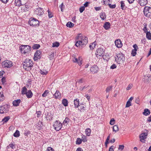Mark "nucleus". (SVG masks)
Listing matches in <instances>:
<instances>
[{"label": "nucleus", "instance_id": "1", "mask_svg": "<svg viewBox=\"0 0 151 151\" xmlns=\"http://www.w3.org/2000/svg\"><path fill=\"white\" fill-rule=\"evenodd\" d=\"M33 63L31 59H27L24 62L23 67L26 70H29L31 69V67L33 66Z\"/></svg>", "mask_w": 151, "mask_h": 151}, {"label": "nucleus", "instance_id": "2", "mask_svg": "<svg viewBox=\"0 0 151 151\" xmlns=\"http://www.w3.org/2000/svg\"><path fill=\"white\" fill-rule=\"evenodd\" d=\"M115 60L118 64L122 63L125 60L124 55L122 53L120 52L117 54Z\"/></svg>", "mask_w": 151, "mask_h": 151}, {"label": "nucleus", "instance_id": "3", "mask_svg": "<svg viewBox=\"0 0 151 151\" xmlns=\"http://www.w3.org/2000/svg\"><path fill=\"white\" fill-rule=\"evenodd\" d=\"M31 50V47L27 45H22L20 49L21 52L24 54L29 53Z\"/></svg>", "mask_w": 151, "mask_h": 151}, {"label": "nucleus", "instance_id": "4", "mask_svg": "<svg viewBox=\"0 0 151 151\" xmlns=\"http://www.w3.org/2000/svg\"><path fill=\"white\" fill-rule=\"evenodd\" d=\"M76 39L80 40L83 45V46L86 45L88 43V38L87 37L84 36H82L81 34H79L77 37Z\"/></svg>", "mask_w": 151, "mask_h": 151}, {"label": "nucleus", "instance_id": "5", "mask_svg": "<svg viewBox=\"0 0 151 151\" xmlns=\"http://www.w3.org/2000/svg\"><path fill=\"white\" fill-rule=\"evenodd\" d=\"M143 12L145 16L149 17L151 16V7L148 6L145 7Z\"/></svg>", "mask_w": 151, "mask_h": 151}, {"label": "nucleus", "instance_id": "6", "mask_svg": "<svg viewBox=\"0 0 151 151\" xmlns=\"http://www.w3.org/2000/svg\"><path fill=\"white\" fill-rule=\"evenodd\" d=\"M62 124L60 123L59 121L56 120L54 123L53 125L55 129L57 131H58L60 130L62 127Z\"/></svg>", "mask_w": 151, "mask_h": 151}, {"label": "nucleus", "instance_id": "7", "mask_svg": "<svg viewBox=\"0 0 151 151\" xmlns=\"http://www.w3.org/2000/svg\"><path fill=\"white\" fill-rule=\"evenodd\" d=\"M2 65L4 68H10L12 66V63L11 61L6 60L2 62Z\"/></svg>", "mask_w": 151, "mask_h": 151}, {"label": "nucleus", "instance_id": "8", "mask_svg": "<svg viewBox=\"0 0 151 151\" xmlns=\"http://www.w3.org/2000/svg\"><path fill=\"white\" fill-rule=\"evenodd\" d=\"M28 23L30 26H36L39 24V21L34 18H30Z\"/></svg>", "mask_w": 151, "mask_h": 151}, {"label": "nucleus", "instance_id": "9", "mask_svg": "<svg viewBox=\"0 0 151 151\" xmlns=\"http://www.w3.org/2000/svg\"><path fill=\"white\" fill-rule=\"evenodd\" d=\"M104 53V50L101 47H100L97 49L96 54V56L98 57L99 56H103Z\"/></svg>", "mask_w": 151, "mask_h": 151}, {"label": "nucleus", "instance_id": "10", "mask_svg": "<svg viewBox=\"0 0 151 151\" xmlns=\"http://www.w3.org/2000/svg\"><path fill=\"white\" fill-rule=\"evenodd\" d=\"M8 110V107L7 105H4L0 106V114L7 113Z\"/></svg>", "mask_w": 151, "mask_h": 151}, {"label": "nucleus", "instance_id": "11", "mask_svg": "<svg viewBox=\"0 0 151 151\" xmlns=\"http://www.w3.org/2000/svg\"><path fill=\"white\" fill-rule=\"evenodd\" d=\"M147 133L144 132L141 133L139 135L140 141L143 143H145V139L147 138Z\"/></svg>", "mask_w": 151, "mask_h": 151}, {"label": "nucleus", "instance_id": "12", "mask_svg": "<svg viewBox=\"0 0 151 151\" xmlns=\"http://www.w3.org/2000/svg\"><path fill=\"white\" fill-rule=\"evenodd\" d=\"M41 52L40 50H37L35 53V54L34 59L35 61H36L38 59H40V54H41Z\"/></svg>", "mask_w": 151, "mask_h": 151}, {"label": "nucleus", "instance_id": "13", "mask_svg": "<svg viewBox=\"0 0 151 151\" xmlns=\"http://www.w3.org/2000/svg\"><path fill=\"white\" fill-rule=\"evenodd\" d=\"M90 70L93 73H96L98 71L99 68L97 65H94L91 67Z\"/></svg>", "mask_w": 151, "mask_h": 151}, {"label": "nucleus", "instance_id": "14", "mask_svg": "<svg viewBox=\"0 0 151 151\" xmlns=\"http://www.w3.org/2000/svg\"><path fill=\"white\" fill-rule=\"evenodd\" d=\"M35 12L37 15H41L44 13V10H43L42 9L39 8L35 10Z\"/></svg>", "mask_w": 151, "mask_h": 151}, {"label": "nucleus", "instance_id": "15", "mask_svg": "<svg viewBox=\"0 0 151 151\" xmlns=\"http://www.w3.org/2000/svg\"><path fill=\"white\" fill-rule=\"evenodd\" d=\"M116 46L118 48H120L122 46V44L121 40L119 39H117L115 41Z\"/></svg>", "mask_w": 151, "mask_h": 151}, {"label": "nucleus", "instance_id": "16", "mask_svg": "<svg viewBox=\"0 0 151 151\" xmlns=\"http://www.w3.org/2000/svg\"><path fill=\"white\" fill-rule=\"evenodd\" d=\"M138 3L142 6H145L147 3V0H139Z\"/></svg>", "mask_w": 151, "mask_h": 151}, {"label": "nucleus", "instance_id": "17", "mask_svg": "<svg viewBox=\"0 0 151 151\" xmlns=\"http://www.w3.org/2000/svg\"><path fill=\"white\" fill-rule=\"evenodd\" d=\"M20 99L15 100L13 102V105L14 106H18L21 102Z\"/></svg>", "mask_w": 151, "mask_h": 151}, {"label": "nucleus", "instance_id": "18", "mask_svg": "<svg viewBox=\"0 0 151 151\" xmlns=\"http://www.w3.org/2000/svg\"><path fill=\"white\" fill-rule=\"evenodd\" d=\"M104 27L105 29L107 30L109 29L110 27V24L108 22H106L104 24Z\"/></svg>", "mask_w": 151, "mask_h": 151}, {"label": "nucleus", "instance_id": "19", "mask_svg": "<svg viewBox=\"0 0 151 151\" xmlns=\"http://www.w3.org/2000/svg\"><path fill=\"white\" fill-rule=\"evenodd\" d=\"M26 94L28 98H31L33 95L32 93L30 90H28Z\"/></svg>", "mask_w": 151, "mask_h": 151}, {"label": "nucleus", "instance_id": "20", "mask_svg": "<svg viewBox=\"0 0 151 151\" xmlns=\"http://www.w3.org/2000/svg\"><path fill=\"white\" fill-rule=\"evenodd\" d=\"M74 104L75 108H78L79 105V100L77 99H76L74 100Z\"/></svg>", "mask_w": 151, "mask_h": 151}, {"label": "nucleus", "instance_id": "21", "mask_svg": "<svg viewBox=\"0 0 151 151\" xmlns=\"http://www.w3.org/2000/svg\"><path fill=\"white\" fill-rule=\"evenodd\" d=\"M55 98L56 99L60 97V94L58 91H56L54 95Z\"/></svg>", "mask_w": 151, "mask_h": 151}, {"label": "nucleus", "instance_id": "22", "mask_svg": "<svg viewBox=\"0 0 151 151\" xmlns=\"http://www.w3.org/2000/svg\"><path fill=\"white\" fill-rule=\"evenodd\" d=\"M15 5L16 6H19L22 5L21 0H14Z\"/></svg>", "mask_w": 151, "mask_h": 151}, {"label": "nucleus", "instance_id": "23", "mask_svg": "<svg viewBox=\"0 0 151 151\" xmlns=\"http://www.w3.org/2000/svg\"><path fill=\"white\" fill-rule=\"evenodd\" d=\"M75 45L77 47H80V46H81L82 47L84 46L82 42H81L80 40L77 41L75 44Z\"/></svg>", "mask_w": 151, "mask_h": 151}, {"label": "nucleus", "instance_id": "24", "mask_svg": "<svg viewBox=\"0 0 151 151\" xmlns=\"http://www.w3.org/2000/svg\"><path fill=\"white\" fill-rule=\"evenodd\" d=\"M150 113L149 110L147 109H145L144 111L143 112V114L145 116L148 115L150 114Z\"/></svg>", "mask_w": 151, "mask_h": 151}, {"label": "nucleus", "instance_id": "25", "mask_svg": "<svg viewBox=\"0 0 151 151\" xmlns=\"http://www.w3.org/2000/svg\"><path fill=\"white\" fill-rule=\"evenodd\" d=\"M91 130L89 128H88L86 129L85 133L87 136H89L90 135Z\"/></svg>", "mask_w": 151, "mask_h": 151}, {"label": "nucleus", "instance_id": "26", "mask_svg": "<svg viewBox=\"0 0 151 151\" xmlns=\"http://www.w3.org/2000/svg\"><path fill=\"white\" fill-rule=\"evenodd\" d=\"M121 7V9L122 10H125L126 9L127 7L125 6V4L124 2L123 1L120 2Z\"/></svg>", "mask_w": 151, "mask_h": 151}, {"label": "nucleus", "instance_id": "27", "mask_svg": "<svg viewBox=\"0 0 151 151\" xmlns=\"http://www.w3.org/2000/svg\"><path fill=\"white\" fill-rule=\"evenodd\" d=\"M62 103L65 106H66L68 105V101L66 99H64L62 101Z\"/></svg>", "mask_w": 151, "mask_h": 151}, {"label": "nucleus", "instance_id": "28", "mask_svg": "<svg viewBox=\"0 0 151 151\" xmlns=\"http://www.w3.org/2000/svg\"><path fill=\"white\" fill-rule=\"evenodd\" d=\"M80 106L79 110H80L81 112L82 111H83V110H85V108H86V106L83 104H80V105L79 106Z\"/></svg>", "mask_w": 151, "mask_h": 151}, {"label": "nucleus", "instance_id": "29", "mask_svg": "<svg viewBox=\"0 0 151 151\" xmlns=\"http://www.w3.org/2000/svg\"><path fill=\"white\" fill-rule=\"evenodd\" d=\"M91 45H90L89 47L91 50H93L95 47L96 45V42H93V43L91 44Z\"/></svg>", "mask_w": 151, "mask_h": 151}, {"label": "nucleus", "instance_id": "30", "mask_svg": "<svg viewBox=\"0 0 151 151\" xmlns=\"http://www.w3.org/2000/svg\"><path fill=\"white\" fill-rule=\"evenodd\" d=\"M66 25L68 27L71 28L74 26V24L71 22H69L67 23Z\"/></svg>", "mask_w": 151, "mask_h": 151}, {"label": "nucleus", "instance_id": "31", "mask_svg": "<svg viewBox=\"0 0 151 151\" xmlns=\"http://www.w3.org/2000/svg\"><path fill=\"white\" fill-rule=\"evenodd\" d=\"M146 37L148 40H151V33L150 32H147L146 33Z\"/></svg>", "mask_w": 151, "mask_h": 151}, {"label": "nucleus", "instance_id": "32", "mask_svg": "<svg viewBox=\"0 0 151 151\" xmlns=\"http://www.w3.org/2000/svg\"><path fill=\"white\" fill-rule=\"evenodd\" d=\"M27 88L25 86H24L22 88V94L23 95L26 94L27 93Z\"/></svg>", "mask_w": 151, "mask_h": 151}, {"label": "nucleus", "instance_id": "33", "mask_svg": "<svg viewBox=\"0 0 151 151\" xmlns=\"http://www.w3.org/2000/svg\"><path fill=\"white\" fill-rule=\"evenodd\" d=\"M145 77V82H150V78H149V77L148 76H144Z\"/></svg>", "mask_w": 151, "mask_h": 151}, {"label": "nucleus", "instance_id": "34", "mask_svg": "<svg viewBox=\"0 0 151 151\" xmlns=\"http://www.w3.org/2000/svg\"><path fill=\"white\" fill-rule=\"evenodd\" d=\"M13 135L15 137H18L20 136L19 132L18 130H17L14 134Z\"/></svg>", "mask_w": 151, "mask_h": 151}, {"label": "nucleus", "instance_id": "35", "mask_svg": "<svg viewBox=\"0 0 151 151\" xmlns=\"http://www.w3.org/2000/svg\"><path fill=\"white\" fill-rule=\"evenodd\" d=\"M119 130L118 126L117 125H114L113 127V131L114 132H116Z\"/></svg>", "mask_w": 151, "mask_h": 151}, {"label": "nucleus", "instance_id": "36", "mask_svg": "<svg viewBox=\"0 0 151 151\" xmlns=\"http://www.w3.org/2000/svg\"><path fill=\"white\" fill-rule=\"evenodd\" d=\"M100 16L102 20H104L105 18H106L105 14L104 13L101 12L100 13Z\"/></svg>", "mask_w": 151, "mask_h": 151}, {"label": "nucleus", "instance_id": "37", "mask_svg": "<svg viewBox=\"0 0 151 151\" xmlns=\"http://www.w3.org/2000/svg\"><path fill=\"white\" fill-rule=\"evenodd\" d=\"M40 47V45L39 44H35L33 45L32 48L33 49H38Z\"/></svg>", "mask_w": 151, "mask_h": 151}, {"label": "nucleus", "instance_id": "38", "mask_svg": "<svg viewBox=\"0 0 151 151\" xmlns=\"http://www.w3.org/2000/svg\"><path fill=\"white\" fill-rule=\"evenodd\" d=\"M10 118V117L9 116L5 117L3 119L2 121L4 122H6L9 120Z\"/></svg>", "mask_w": 151, "mask_h": 151}, {"label": "nucleus", "instance_id": "39", "mask_svg": "<svg viewBox=\"0 0 151 151\" xmlns=\"http://www.w3.org/2000/svg\"><path fill=\"white\" fill-rule=\"evenodd\" d=\"M60 45L59 43L58 42H56L52 44V46L53 47H57L59 46Z\"/></svg>", "mask_w": 151, "mask_h": 151}, {"label": "nucleus", "instance_id": "40", "mask_svg": "<svg viewBox=\"0 0 151 151\" xmlns=\"http://www.w3.org/2000/svg\"><path fill=\"white\" fill-rule=\"evenodd\" d=\"M112 86L107 87L106 89V92H109L110 91H111L112 90Z\"/></svg>", "mask_w": 151, "mask_h": 151}, {"label": "nucleus", "instance_id": "41", "mask_svg": "<svg viewBox=\"0 0 151 151\" xmlns=\"http://www.w3.org/2000/svg\"><path fill=\"white\" fill-rule=\"evenodd\" d=\"M81 139L80 138H78L76 141V144L79 145L81 144L82 142Z\"/></svg>", "mask_w": 151, "mask_h": 151}, {"label": "nucleus", "instance_id": "42", "mask_svg": "<svg viewBox=\"0 0 151 151\" xmlns=\"http://www.w3.org/2000/svg\"><path fill=\"white\" fill-rule=\"evenodd\" d=\"M131 106V102L130 101H128L126 105V107H128Z\"/></svg>", "mask_w": 151, "mask_h": 151}, {"label": "nucleus", "instance_id": "43", "mask_svg": "<svg viewBox=\"0 0 151 151\" xmlns=\"http://www.w3.org/2000/svg\"><path fill=\"white\" fill-rule=\"evenodd\" d=\"M81 140L83 142H85L87 141V139L86 136L83 135L82 137Z\"/></svg>", "mask_w": 151, "mask_h": 151}, {"label": "nucleus", "instance_id": "44", "mask_svg": "<svg viewBox=\"0 0 151 151\" xmlns=\"http://www.w3.org/2000/svg\"><path fill=\"white\" fill-rule=\"evenodd\" d=\"M107 5H108L110 8L114 9L115 8L116 6L115 4L111 5L110 4H108Z\"/></svg>", "mask_w": 151, "mask_h": 151}, {"label": "nucleus", "instance_id": "45", "mask_svg": "<svg viewBox=\"0 0 151 151\" xmlns=\"http://www.w3.org/2000/svg\"><path fill=\"white\" fill-rule=\"evenodd\" d=\"M49 92L48 90H46L43 93L42 95V96L43 97H45L47 95V94Z\"/></svg>", "mask_w": 151, "mask_h": 151}, {"label": "nucleus", "instance_id": "46", "mask_svg": "<svg viewBox=\"0 0 151 151\" xmlns=\"http://www.w3.org/2000/svg\"><path fill=\"white\" fill-rule=\"evenodd\" d=\"M115 121L114 119H112L110 122V124L111 125H114L115 124Z\"/></svg>", "mask_w": 151, "mask_h": 151}, {"label": "nucleus", "instance_id": "47", "mask_svg": "<svg viewBox=\"0 0 151 151\" xmlns=\"http://www.w3.org/2000/svg\"><path fill=\"white\" fill-rule=\"evenodd\" d=\"M136 51L135 50H132V51L131 54L133 56H134L136 54Z\"/></svg>", "mask_w": 151, "mask_h": 151}, {"label": "nucleus", "instance_id": "48", "mask_svg": "<svg viewBox=\"0 0 151 151\" xmlns=\"http://www.w3.org/2000/svg\"><path fill=\"white\" fill-rule=\"evenodd\" d=\"M69 122V119L68 118H66L65 120H64L63 122V124H67Z\"/></svg>", "mask_w": 151, "mask_h": 151}, {"label": "nucleus", "instance_id": "49", "mask_svg": "<svg viewBox=\"0 0 151 151\" xmlns=\"http://www.w3.org/2000/svg\"><path fill=\"white\" fill-rule=\"evenodd\" d=\"M64 5L63 4V3H62L61 5L59 6V7L61 11L62 12H63V8H64Z\"/></svg>", "mask_w": 151, "mask_h": 151}, {"label": "nucleus", "instance_id": "50", "mask_svg": "<svg viewBox=\"0 0 151 151\" xmlns=\"http://www.w3.org/2000/svg\"><path fill=\"white\" fill-rule=\"evenodd\" d=\"M124 146L123 145H119L118 148V150H122L124 149Z\"/></svg>", "mask_w": 151, "mask_h": 151}, {"label": "nucleus", "instance_id": "51", "mask_svg": "<svg viewBox=\"0 0 151 151\" xmlns=\"http://www.w3.org/2000/svg\"><path fill=\"white\" fill-rule=\"evenodd\" d=\"M85 7L82 6L79 9V11L80 13H82L85 10Z\"/></svg>", "mask_w": 151, "mask_h": 151}, {"label": "nucleus", "instance_id": "52", "mask_svg": "<svg viewBox=\"0 0 151 151\" xmlns=\"http://www.w3.org/2000/svg\"><path fill=\"white\" fill-rule=\"evenodd\" d=\"M40 73L42 74L43 75H46V74L47 72V71L46 70H41L40 71Z\"/></svg>", "mask_w": 151, "mask_h": 151}, {"label": "nucleus", "instance_id": "53", "mask_svg": "<svg viewBox=\"0 0 151 151\" xmlns=\"http://www.w3.org/2000/svg\"><path fill=\"white\" fill-rule=\"evenodd\" d=\"M81 59V58L80 57H79L78 62H77L78 63V65H81L82 64Z\"/></svg>", "mask_w": 151, "mask_h": 151}, {"label": "nucleus", "instance_id": "54", "mask_svg": "<svg viewBox=\"0 0 151 151\" xmlns=\"http://www.w3.org/2000/svg\"><path fill=\"white\" fill-rule=\"evenodd\" d=\"M133 85L132 84H130L129 85L128 87L127 88V90H128L130 89L132 87Z\"/></svg>", "mask_w": 151, "mask_h": 151}, {"label": "nucleus", "instance_id": "55", "mask_svg": "<svg viewBox=\"0 0 151 151\" xmlns=\"http://www.w3.org/2000/svg\"><path fill=\"white\" fill-rule=\"evenodd\" d=\"M4 100V95L3 94L0 93V101H1Z\"/></svg>", "mask_w": 151, "mask_h": 151}, {"label": "nucleus", "instance_id": "56", "mask_svg": "<svg viewBox=\"0 0 151 151\" xmlns=\"http://www.w3.org/2000/svg\"><path fill=\"white\" fill-rule=\"evenodd\" d=\"M133 48H134V49H133L134 50H135L136 51H137V49H138V48L137 46V45L136 44H134V45L133 46Z\"/></svg>", "mask_w": 151, "mask_h": 151}, {"label": "nucleus", "instance_id": "57", "mask_svg": "<svg viewBox=\"0 0 151 151\" xmlns=\"http://www.w3.org/2000/svg\"><path fill=\"white\" fill-rule=\"evenodd\" d=\"M84 81V79L83 78L79 79L78 81H77V82L79 83H83Z\"/></svg>", "mask_w": 151, "mask_h": 151}, {"label": "nucleus", "instance_id": "58", "mask_svg": "<svg viewBox=\"0 0 151 151\" xmlns=\"http://www.w3.org/2000/svg\"><path fill=\"white\" fill-rule=\"evenodd\" d=\"M47 151H54L53 149L51 147H49L47 148Z\"/></svg>", "mask_w": 151, "mask_h": 151}, {"label": "nucleus", "instance_id": "59", "mask_svg": "<svg viewBox=\"0 0 151 151\" xmlns=\"http://www.w3.org/2000/svg\"><path fill=\"white\" fill-rule=\"evenodd\" d=\"M140 99H139L137 97V98L135 99V102L137 104H139V102Z\"/></svg>", "mask_w": 151, "mask_h": 151}, {"label": "nucleus", "instance_id": "60", "mask_svg": "<svg viewBox=\"0 0 151 151\" xmlns=\"http://www.w3.org/2000/svg\"><path fill=\"white\" fill-rule=\"evenodd\" d=\"M116 65L115 64H113L110 67V68L111 69H114L116 68Z\"/></svg>", "mask_w": 151, "mask_h": 151}, {"label": "nucleus", "instance_id": "61", "mask_svg": "<svg viewBox=\"0 0 151 151\" xmlns=\"http://www.w3.org/2000/svg\"><path fill=\"white\" fill-rule=\"evenodd\" d=\"M95 9V10L96 11H98L100 10L101 9V7H94Z\"/></svg>", "mask_w": 151, "mask_h": 151}, {"label": "nucleus", "instance_id": "62", "mask_svg": "<svg viewBox=\"0 0 151 151\" xmlns=\"http://www.w3.org/2000/svg\"><path fill=\"white\" fill-rule=\"evenodd\" d=\"M1 81L3 83H4L6 81V78L5 77H3L1 79Z\"/></svg>", "mask_w": 151, "mask_h": 151}, {"label": "nucleus", "instance_id": "63", "mask_svg": "<svg viewBox=\"0 0 151 151\" xmlns=\"http://www.w3.org/2000/svg\"><path fill=\"white\" fill-rule=\"evenodd\" d=\"M114 146H111L109 149V151H114Z\"/></svg>", "mask_w": 151, "mask_h": 151}, {"label": "nucleus", "instance_id": "64", "mask_svg": "<svg viewBox=\"0 0 151 151\" xmlns=\"http://www.w3.org/2000/svg\"><path fill=\"white\" fill-rule=\"evenodd\" d=\"M48 16L49 18H51L52 17L53 15L52 14L48 11Z\"/></svg>", "mask_w": 151, "mask_h": 151}]
</instances>
